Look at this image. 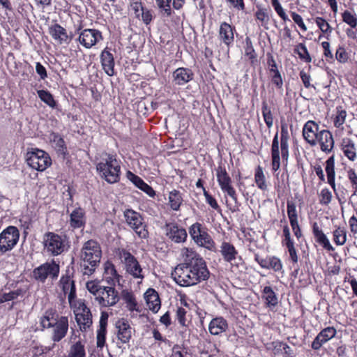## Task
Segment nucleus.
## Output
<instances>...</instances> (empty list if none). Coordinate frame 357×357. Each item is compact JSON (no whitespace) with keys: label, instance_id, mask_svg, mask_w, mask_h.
Listing matches in <instances>:
<instances>
[{"label":"nucleus","instance_id":"38","mask_svg":"<svg viewBox=\"0 0 357 357\" xmlns=\"http://www.w3.org/2000/svg\"><path fill=\"white\" fill-rule=\"evenodd\" d=\"M121 298L126 305V307L130 312L136 311L139 312L141 310L138 305L136 297L134 293L129 289H123L121 291Z\"/></svg>","mask_w":357,"mask_h":357},{"label":"nucleus","instance_id":"31","mask_svg":"<svg viewBox=\"0 0 357 357\" xmlns=\"http://www.w3.org/2000/svg\"><path fill=\"white\" fill-rule=\"evenodd\" d=\"M70 226L74 229L84 227L86 225V213L80 206L76 207L70 215Z\"/></svg>","mask_w":357,"mask_h":357},{"label":"nucleus","instance_id":"60","mask_svg":"<svg viewBox=\"0 0 357 357\" xmlns=\"http://www.w3.org/2000/svg\"><path fill=\"white\" fill-rule=\"evenodd\" d=\"M271 3L277 14L284 22L290 21L278 0H271Z\"/></svg>","mask_w":357,"mask_h":357},{"label":"nucleus","instance_id":"10","mask_svg":"<svg viewBox=\"0 0 357 357\" xmlns=\"http://www.w3.org/2000/svg\"><path fill=\"white\" fill-rule=\"evenodd\" d=\"M188 266L185 257L183 261L178 264L171 273L174 281L181 287H187L197 284L195 279L192 278L191 269Z\"/></svg>","mask_w":357,"mask_h":357},{"label":"nucleus","instance_id":"40","mask_svg":"<svg viewBox=\"0 0 357 357\" xmlns=\"http://www.w3.org/2000/svg\"><path fill=\"white\" fill-rule=\"evenodd\" d=\"M341 146L344 155L349 160L354 161L356 158V146L351 139L348 137L342 139Z\"/></svg>","mask_w":357,"mask_h":357},{"label":"nucleus","instance_id":"46","mask_svg":"<svg viewBox=\"0 0 357 357\" xmlns=\"http://www.w3.org/2000/svg\"><path fill=\"white\" fill-rule=\"evenodd\" d=\"M255 183L257 187L262 190L266 191L268 190V184L265 174L264 173V169L261 165H258L255 169Z\"/></svg>","mask_w":357,"mask_h":357},{"label":"nucleus","instance_id":"15","mask_svg":"<svg viewBox=\"0 0 357 357\" xmlns=\"http://www.w3.org/2000/svg\"><path fill=\"white\" fill-rule=\"evenodd\" d=\"M59 287L64 296H68L69 304L73 306L75 299L77 298V289L73 275L70 274L69 271L62 275L59 281Z\"/></svg>","mask_w":357,"mask_h":357},{"label":"nucleus","instance_id":"52","mask_svg":"<svg viewBox=\"0 0 357 357\" xmlns=\"http://www.w3.org/2000/svg\"><path fill=\"white\" fill-rule=\"evenodd\" d=\"M271 77V82L278 89H281L283 85V79L282 75L278 70V67L276 68H272L269 70Z\"/></svg>","mask_w":357,"mask_h":357},{"label":"nucleus","instance_id":"26","mask_svg":"<svg viewBox=\"0 0 357 357\" xmlns=\"http://www.w3.org/2000/svg\"><path fill=\"white\" fill-rule=\"evenodd\" d=\"M100 62L103 70L108 76L112 77L116 74L114 55L107 47L105 48L100 54Z\"/></svg>","mask_w":357,"mask_h":357},{"label":"nucleus","instance_id":"43","mask_svg":"<svg viewBox=\"0 0 357 357\" xmlns=\"http://www.w3.org/2000/svg\"><path fill=\"white\" fill-rule=\"evenodd\" d=\"M314 237L316 238V241L328 251L333 250V248L331 245L327 236L323 233V231L319 229L317 224L314 222Z\"/></svg>","mask_w":357,"mask_h":357},{"label":"nucleus","instance_id":"64","mask_svg":"<svg viewBox=\"0 0 357 357\" xmlns=\"http://www.w3.org/2000/svg\"><path fill=\"white\" fill-rule=\"evenodd\" d=\"M23 294L24 291L22 289H17L8 293L3 294V298L5 299L6 302L10 301L17 298L18 296H22Z\"/></svg>","mask_w":357,"mask_h":357},{"label":"nucleus","instance_id":"53","mask_svg":"<svg viewBox=\"0 0 357 357\" xmlns=\"http://www.w3.org/2000/svg\"><path fill=\"white\" fill-rule=\"evenodd\" d=\"M271 12L270 9H267L265 8H259L255 12V17L257 20H259L261 25L267 24L269 22V13Z\"/></svg>","mask_w":357,"mask_h":357},{"label":"nucleus","instance_id":"5","mask_svg":"<svg viewBox=\"0 0 357 357\" xmlns=\"http://www.w3.org/2000/svg\"><path fill=\"white\" fill-rule=\"evenodd\" d=\"M44 250L52 257L59 256L69 248L68 238L66 234H59L53 231H47L43 237Z\"/></svg>","mask_w":357,"mask_h":357},{"label":"nucleus","instance_id":"34","mask_svg":"<svg viewBox=\"0 0 357 357\" xmlns=\"http://www.w3.org/2000/svg\"><path fill=\"white\" fill-rule=\"evenodd\" d=\"M289 135L288 132V127L287 123H281L280 131V149L281 158L283 162H287L289 157V144L288 141Z\"/></svg>","mask_w":357,"mask_h":357},{"label":"nucleus","instance_id":"39","mask_svg":"<svg viewBox=\"0 0 357 357\" xmlns=\"http://www.w3.org/2000/svg\"><path fill=\"white\" fill-rule=\"evenodd\" d=\"M183 194L179 190L174 189L169 192L168 206L172 211H179L183 204Z\"/></svg>","mask_w":357,"mask_h":357},{"label":"nucleus","instance_id":"25","mask_svg":"<svg viewBox=\"0 0 357 357\" xmlns=\"http://www.w3.org/2000/svg\"><path fill=\"white\" fill-rule=\"evenodd\" d=\"M68 319L67 317L61 316L60 320L52 326L53 331L52 340L54 342H59L66 337L68 331Z\"/></svg>","mask_w":357,"mask_h":357},{"label":"nucleus","instance_id":"23","mask_svg":"<svg viewBox=\"0 0 357 357\" xmlns=\"http://www.w3.org/2000/svg\"><path fill=\"white\" fill-rule=\"evenodd\" d=\"M103 280L111 286H116L119 283L122 276L118 273L115 265L112 261L107 260L103 264Z\"/></svg>","mask_w":357,"mask_h":357},{"label":"nucleus","instance_id":"24","mask_svg":"<svg viewBox=\"0 0 357 357\" xmlns=\"http://www.w3.org/2000/svg\"><path fill=\"white\" fill-rule=\"evenodd\" d=\"M109 314L106 312H102L99 321V326L96 335V346L99 349H102L106 344L107 327L108 323Z\"/></svg>","mask_w":357,"mask_h":357},{"label":"nucleus","instance_id":"33","mask_svg":"<svg viewBox=\"0 0 357 357\" xmlns=\"http://www.w3.org/2000/svg\"><path fill=\"white\" fill-rule=\"evenodd\" d=\"M144 299L150 310L156 313L160 308L161 302L158 293L153 288H149L144 293Z\"/></svg>","mask_w":357,"mask_h":357},{"label":"nucleus","instance_id":"1","mask_svg":"<svg viewBox=\"0 0 357 357\" xmlns=\"http://www.w3.org/2000/svg\"><path fill=\"white\" fill-rule=\"evenodd\" d=\"M121 162L116 153L104 151L100 155V160L96 166V171L100 177L107 183H116L121 180Z\"/></svg>","mask_w":357,"mask_h":357},{"label":"nucleus","instance_id":"13","mask_svg":"<svg viewBox=\"0 0 357 357\" xmlns=\"http://www.w3.org/2000/svg\"><path fill=\"white\" fill-rule=\"evenodd\" d=\"M217 181L222 191L227 193L236 203L238 201L236 190L232 186L231 178L228 174L225 166L220 163L215 169Z\"/></svg>","mask_w":357,"mask_h":357},{"label":"nucleus","instance_id":"37","mask_svg":"<svg viewBox=\"0 0 357 357\" xmlns=\"http://www.w3.org/2000/svg\"><path fill=\"white\" fill-rule=\"evenodd\" d=\"M336 334L333 327H327L323 329L314 339V349H318L323 344L332 339Z\"/></svg>","mask_w":357,"mask_h":357},{"label":"nucleus","instance_id":"56","mask_svg":"<svg viewBox=\"0 0 357 357\" xmlns=\"http://www.w3.org/2000/svg\"><path fill=\"white\" fill-rule=\"evenodd\" d=\"M71 307L75 308L74 310L75 316L76 314H83L91 312L90 309L85 304V303L81 300L77 301L76 299H75V302L73 303V305Z\"/></svg>","mask_w":357,"mask_h":357},{"label":"nucleus","instance_id":"54","mask_svg":"<svg viewBox=\"0 0 357 357\" xmlns=\"http://www.w3.org/2000/svg\"><path fill=\"white\" fill-rule=\"evenodd\" d=\"M188 354V349L183 344H175L172 349L169 357H185Z\"/></svg>","mask_w":357,"mask_h":357},{"label":"nucleus","instance_id":"61","mask_svg":"<svg viewBox=\"0 0 357 357\" xmlns=\"http://www.w3.org/2000/svg\"><path fill=\"white\" fill-rule=\"evenodd\" d=\"M344 22L349 24L351 27L355 28L357 26V18L349 10H345L342 14Z\"/></svg>","mask_w":357,"mask_h":357},{"label":"nucleus","instance_id":"49","mask_svg":"<svg viewBox=\"0 0 357 357\" xmlns=\"http://www.w3.org/2000/svg\"><path fill=\"white\" fill-rule=\"evenodd\" d=\"M245 55L249 59L251 65L257 62V54L249 37L245 38Z\"/></svg>","mask_w":357,"mask_h":357},{"label":"nucleus","instance_id":"36","mask_svg":"<svg viewBox=\"0 0 357 357\" xmlns=\"http://www.w3.org/2000/svg\"><path fill=\"white\" fill-rule=\"evenodd\" d=\"M271 166L273 172H277L280 167V156L278 134L275 133L271 145Z\"/></svg>","mask_w":357,"mask_h":357},{"label":"nucleus","instance_id":"29","mask_svg":"<svg viewBox=\"0 0 357 357\" xmlns=\"http://www.w3.org/2000/svg\"><path fill=\"white\" fill-rule=\"evenodd\" d=\"M126 176L137 188L145 192L151 197L155 196V191L153 188L147 184L141 177L132 173L130 171H128Z\"/></svg>","mask_w":357,"mask_h":357},{"label":"nucleus","instance_id":"8","mask_svg":"<svg viewBox=\"0 0 357 357\" xmlns=\"http://www.w3.org/2000/svg\"><path fill=\"white\" fill-rule=\"evenodd\" d=\"M116 255L124 266L126 273L135 279H144L142 268L137 258L125 248H119Z\"/></svg>","mask_w":357,"mask_h":357},{"label":"nucleus","instance_id":"30","mask_svg":"<svg viewBox=\"0 0 357 357\" xmlns=\"http://www.w3.org/2000/svg\"><path fill=\"white\" fill-rule=\"evenodd\" d=\"M315 138L321 151L324 152L331 151L334 145V140L332 134L328 130L320 131L315 135Z\"/></svg>","mask_w":357,"mask_h":357},{"label":"nucleus","instance_id":"28","mask_svg":"<svg viewBox=\"0 0 357 357\" xmlns=\"http://www.w3.org/2000/svg\"><path fill=\"white\" fill-rule=\"evenodd\" d=\"M172 77L176 85L182 86L193 79L194 73L190 68L180 67L173 72Z\"/></svg>","mask_w":357,"mask_h":357},{"label":"nucleus","instance_id":"41","mask_svg":"<svg viewBox=\"0 0 357 357\" xmlns=\"http://www.w3.org/2000/svg\"><path fill=\"white\" fill-rule=\"evenodd\" d=\"M75 320L79 327V330L83 333L89 331L92 327L93 320L91 312L76 314Z\"/></svg>","mask_w":357,"mask_h":357},{"label":"nucleus","instance_id":"57","mask_svg":"<svg viewBox=\"0 0 357 357\" xmlns=\"http://www.w3.org/2000/svg\"><path fill=\"white\" fill-rule=\"evenodd\" d=\"M334 241L338 245H342L347 240V234L343 229L337 228L333 231Z\"/></svg>","mask_w":357,"mask_h":357},{"label":"nucleus","instance_id":"35","mask_svg":"<svg viewBox=\"0 0 357 357\" xmlns=\"http://www.w3.org/2000/svg\"><path fill=\"white\" fill-rule=\"evenodd\" d=\"M60 317L56 310L48 309L40 318V325L43 328H50L60 320Z\"/></svg>","mask_w":357,"mask_h":357},{"label":"nucleus","instance_id":"32","mask_svg":"<svg viewBox=\"0 0 357 357\" xmlns=\"http://www.w3.org/2000/svg\"><path fill=\"white\" fill-rule=\"evenodd\" d=\"M229 325L223 317H216L211 319L208 324V331L212 335H220L226 332Z\"/></svg>","mask_w":357,"mask_h":357},{"label":"nucleus","instance_id":"18","mask_svg":"<svg viewBox=\"0 0 357 357\" xmlns=\"http://www.w3.org/2000/svg\"><path fill=\"white\" fill-rule=\"evenodd\" d=\"M255 261L260 266L261 268L273 270L275 272H279L282 269V263L281 260L273 255H266L265 257L259 252H254Z\"/></svg>","mask_w":357,"mask_h":357},{"label":"nucleus","instance_id":"21","mask_svg":"<svg viewBox=\"0 0 357 357\" xmlns=\"http://www.w3.org/2000/svg\"><path fill=\"white\" fill-rule=\"evenodd\" d=\"M165 230L167 236L174 243H184L187 240L188 234L185 229L176 222L167 223Z\"/></svg>","mask_w":357,"mask_h":357},{"label":"nucleus","instance_id":"12","mask_svg":"<svg viewBox=\"0 0 357 357\" xmlns=\"http://www.w3.org/2000/svg\"><path fill=\"white\" fill-rule=\"evenodd\" d=\"M20 239V231L15 226H8L0 233V253L12 250Z\"/></svg>","mask_w":357,"mask_h":357},{"label":"nucleus","instance_id":"48","mask_svg":"<svg viewBox=\"0 0 357 357\" xmlns=\"http://www.w3.org/2000/svg\"><path fill=\"white\" fill-rule=\"evenodd\" d=\"M38 96L41 101L45 102L47 105L52 109H55L57 106V102L54 100L53 95L47 90H38L37 91Z\"/></svg>","mask_w":357,"mask_h":357},{"label":"nucleus","instance_id":"55","mask_svg":"<svg viewBox=\"0 0 357 357\" xmlns=\"http://www.w3.org/2000/svg\"><path fill=\"white\" fill-rule=\"evenodd\" d=\"M283 342L280 341H274L266 344V348L268 351H271L274 356H282Z\"/></svg>","mask_w":357,"mask_h":357},{"label":"nucleus","instance_id":"20","mask_svg":"<svg viewBox=\"0 0 357 357\" xmlns=\"http://www.w3.org/2000/svg\"><path fill=\"white\" fill-rule=\"evenodd\" d=\"M116 335L121 344H128L135 330L126 319H119L115 324Z\"/></svg>","mask_w":357,"mask_h":357},{"label":"nucleus","instance_id":"62","mask_svg":"<svg viewBox=\"0 0 357 357\" xmlns=\"http://www.w3.org/2000/svg\"><path fill=\"white\" fill-rule=\"evenodd\" d=\"M347 178L351 184L354 190L353 195H357V173L354 169H349L347 171Z\"/></svg>","mask_w":357,"mask_h":357},{"label":"nucleus","instance_id":"16","mask_svg":"<svg viewBox=\"0 0 357 357\" xmlns=\"http://www.w3.org/2000/svg\"><path fill=\"white\" fill-rule=\"evenodd\" d=\"M236 33V27L227 22H222L220 24L218 31V40L220 44L225 45L228 50L234 44V34Z\"/></svg>","mask_w":357,"mask_h":357},{"label":"nucleus","instance_id":"42","mask_svg":"<svg viewBox=\"0 0 357 357\" xmlns=\"http://www.w3.org/2000/svg\"><path fill=\"white\" fill-rule=\"evenodd\" d=\"M261 293V297L265 300V303L267 307H275L278 305V296L271 287L266 286Z\"/></svg>","mask_w":357,"mask_h":357},{"label":"nucleus","instance_id":"27","mask_svg":"<svg viewBox=\"0 0 357 357\" xmlns=\"http://www.w3.org/2000/svg\"><path fill=\"white\" fill-rule=\"evenodd\" d=\"M312 120L307 121L303 128V137L308 146L303 150L304 156L312 166V156L311 155V147L312 146Z\"/></svg>","mask_w":357,"mask_h":357},{"label":"nucleus","instance_id":"9","mask_svg":"<svg viewBox=\"0 0 357 357\" xmlns=\"http://www.w3.org/2000/svg\"><path fill=\"white\" fill-rule=\"evenodd\" d=\"M26 161L33 169L43 172L52 165V159L48 153L37 148H31L26 153Z\"/></svg>","mask_w":357,"mask_h":357},{"label":"nucleus","instance_id":"2","mask_svg":"<svg viewBox=\"0 0 357 357\" xmlns=\"http://www.w3.org/2000/svg\"><path fill=\"white\" fill-rule=\"evenodd\" d=\"M102 257L100 245L95 240L86 241L80 251L82 271L85 275H91L99 266Z\"/></svg>","mask_w":357,"mask_h":357},{"label":"nucleus","instance_id":"45","mask_svg":"<svg viewBox=\"0 0 357 357\" xmlns=\"http://www.w3.org/2000/svg\"><path fill=\"white\" fill-rule=\"evenodd\" d=\"M66 357H86L84 344L81 340L72 344L68 351Z\"/></svg>","mask_w":357,"mask_h":357},{"label":"nucleus","instance_id":"47","mask_svg":"<svg viewBox=\"0 0 357 357\" xmlns=\"http://www.w3.org/2000/svg\"><path fill=\"white\" fill-rule=\"evenodd\" d=\"M325 170L327 174L328 183L332 187L334 192L336 191L335 183V162L333 157L329 158L326 161Z\"/></svg>","mask_w":357,"mask_h":357},{"label":"nucleus","instance_id":"14","mask_svg":"<svg viewBox=\"0 0 357 357\" xmlns=\"http://www.w3.org/2000/svg\"><path fill=\"white\" fill-rule=\"evenodd\" d=\"M59 271V265L52 260L50 262H45L35 268L33 271V276L36 280L43 283L48 277L52 280L56 279Z\"/></svg>","mask_w":357,"mask_h":357},{"label":"nucleus","instance_id":"7","mask_svg":"<svg viewBox=\"0 0 357 357\" xmlns=\"http://www.w3.org/2000/svg\"><path fill=\"white\" fill-rule=\"evenodd\" d=\"M123 217L127 225L142 239L149 236L148 226L142 215L133 209L128 208L123 211Z\"/></svg>","mask_w":357,"mask_h":357},{"label":"nucleus","instance_id":"63","mask_svg":"<svg viewBox=\"0 0 357 357\" xmlns=\"http://www.w3.org/2000/svg\"><path fill=\"white\" fill-rule=\"evenodd\" d=\"M141 11L142 13H140V16L143 23L146 26L149 25L153 19V11L151 10L147 9L146 8H144Z\"/></svg>","mask_w":357,"mask_h":357},{"label":"nucleus","instance_id":"51","mask_svg":"<svg viewBox=\"0 0 357 357\" xmlns=\"http://www.w3.org/2000/svg\"><path fill=\"white\" fill-rule=\"evenodd\" d=\"M261 113L266 126L271 128L273 124V117L271 108L266 101L262 102Z\"/></svg>","mask_w":357,"mask_h":357},{"label":"nucleus","instance_id":"44","mask_svg":"<svg viewBox=\"0 0 357 357\" xmlns=\"http://www.w3.org/2000/svg\"><path fill=\"white\" fill-rule=\"evenodd\" d=\"M52 142L54 144V148L56 153L65 158L66 155H68V151L63 138L58 133H53Z\"/></svg>","mask_w":357,"mask_h":357},{"label":"nucleus","instance_id":"4","mask_svg":"<svg viewBox=\"0 0 357 357\" xmlns=\"http://www.w3.org/2000/svg\"><path fill=\"white\" fill-rule=\"evenodd\" d=\"M185 257L188 260V268L191 269L192 278L195 279L197 284L209 278L210 272L206 262L199 253L187 248Z\"/></svg>","mask_w":357,"mask_h":357},{"label":"nucleus","instance_id":"11","mask_svg":"<svg viewBox=\"0 0 357 357\" xmlns=\"http://www.w3.org/2000/svg\"><path fill=\"white\" fill-rule=\"evenodd\" d=\"M76 31L79 33L78 42L86 49H91L104 39L102 33L100 30L96 29H82V24L76 28Z\"/></svg>","mask_w":357,"mask_h":357},{"label":"nucleus","instance_id":"6","mask_svg":"<svg viewBox=\"0 0 357 357\" xmlns=\"http://www.w3.org/2000/svg\"><path fill=\"white\" fill-rule=\"evenodd\" d=\"M190 238L193 242L199 247L211 251H216V245L206 225L199 222H196L188 228Z\"/></svg>","mask_w":357,"mask_h":357},{"label":"nucleus","instance_id":"17","mask_svg":"<svg viewBox=\"0 0 357 357\" xmlns=\"http://www.w3.org/2000/svg\"><path fill=\"white\" fill-rule=\"evenodd\" d=\"M298 204H301V199L297 197L287 200V215L290 225L294 235L299 239L302 236V234L298 223V213L296 211V206Z\"/></svg>","mask_w":357,"mask_h":357},{"label":"nucleus","instance_id":"3","mask_svg":"<svg viewBox=\"0 0 357 357\" xmlns=\"http://www.w3.org/2000/svg\"><path fill=\"white\" fill-rule=\"evenodd\" d=\"M87 290L93 295L95 301L100 307H107L115 305L120 300L115 286H102L98 280L88 281Z\"/></svg>","mask_w":357,"mask_h":357},{"label":"nucleus","instance_id":"59","mask_svg":"<svg viewBox=\"0 0 357 357\" xmlns=\"http://www.w3.org/2000/svg\"><path fill=\"white\" fill-rule=\"evenodd\" d=\"M204 196L205 197L206 202L215 211L220 213L222 209L219 206L217 200L213 197L207 190H204Z\"/></svg>","mask_w":357,"mask_h":357},{"label":"nucleus","instance_id":"22","mask_svg":"<svg viewBox=\"0 0 357 357\" xmlns=\"http://www.w3.org/2000/svg\"><path fill=\"white\" fill-rule=\"evenodd\" d=\"M219 252L224 261L230 264H234L237 259L242 260L238 250L230 241H223L220 245Z\"/></svg>","mask_w":357,"mask_h":357},{"label":"nucleus","instance_id":"50","mask_svg":"<svg viewBox=\"0 0 357 357\" xmlns=\"http://www.w3.org/2000/svg\"><path fill=\"white\" fill-rule=\"evenodd\" d=\"M336 115L334 117L333 123L335 127L337 128H340L343 130V124L345 122L347 112L345 109L342 108V106H338L336 107Z\"/></svg>","mask_w":357,"mask_h":357},{"label":"nucleus","instance_id":"58","mask_svg":"<svg viewBox=\"0 0 357 357\" xmlns=\"http://www.w3.org/2000/svg\"><path fill=\"white\" fill-rule=\"evenodd\" d=\"M295 52L298 54V56L300 57L301 59L304 60L306 62L311 61L310 55L306 47L303 44H298L296 48L295 49Z\"/></svg>","mask_w":357,"mask_h":357},{"label":"nucleus","instance_id":"19","mask_svg":"<svg viewBox=\"0 0 357 357\" xmlns=\"http://www.w3.org/2000/svg\"><path fill=\"white\" fill-rule=\"evenodd\" d=\"M48 33L59 44H69L73 38V35L68 33L67 30L56 22L48 27Z\"/></svg>","mask_w":357,"mask_h":357}]
</instances>
